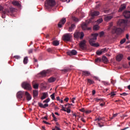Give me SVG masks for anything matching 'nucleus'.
<instances>
[{
	"label": "nucleus",
	"mask_w": 130,
	"mask_h": 130,
	"mask_svg": "<svg viewBox=\"0 0 130 130\" xmlns=\"http://www.w3.org/2000/svg\"><path fill=\"white\" fill-rule=\"evenodd\" d=\"M125 9H126V6H125V4H123L121 5L118 10L119 13L122 12V11H124V10H125Z\"/></svg>",
	"instance_id": "nucleus-19"
},
{
	"label": "nucleus",
	"mask_w": 130,
	"mask_h": 130,
	"mask_svg": "<svg viewBox=\"0 0 130 130\" xmlns=\"http://www.w3.org/2000/svg\"><path fill=\"white\" fill-rule=\"evenodd\" d=\"M102 83L105 86H108V85H109V83L106 81H103Z\"/></svg>",
	"instance_id": "nucleus-45"
},
{
	"label": "nucleus",
	"mask_w": 130,
	"mask_h": 130,
	"mask_svg": "<svg viewBox=\"0 0 130 130\" xmlns=\"http://www.w3.org/2000/svg\"><path fill=\"white\" fill-rule=\"evenodd\" d=\"M99 12L98 11H94L91 13V19H93L94 17H96V16H99Z\"/></svg>",
	"instance_id": "nucleus-22"
},
{
	"label": "nucleus",
	"mask_w": 130,
	"mask_h": 130,
	"mask_svg": "<svg viewBox=\"0 0 130 130\" xmlns=\"http://www.w3.org/2000/svg\"><path fill=\"white\" fill-rule=\"evenodd\" d=\"M38 105L39 107H41V108H43L44 109H45L46 107H48V104H45L44 105H43L41 103H38Z\"/></svg>",
	"instance_id": "nucleus-18"
},
{
	"label": "nucleus",
	"mask_w": 130,
	"mask_h": 130,
	"mask_svg": "<svg viewBox=\"0 0 130 130\" xmlns=\"http://www.w3.org/2000/svg\"><path fill=\"white\" fill-rule=\"evenodd\" d=\"M70 71V69H63L62 70V72H63L64 73H68Z\"/></svg>",
	"instance_id": "nucleus-54"
},
{
	"label": "nucleus",
	"mask_w": 130,
	"mask_h": 130,
	"mask_svg": "<svg viewBox=\"0 0 130 130\" xmlns=\"http://www.w3.org/2000/svg\"><path fill=\"white\" fill-rule=\"evenodd\" d=\"M96 9H99L100 8V4H98L96 7Z\"/></svg>",
	"instance_id": "nucleus-60"
},
{
	"label": "nucleus",
	"mask_w": 130,
	"mask_h": 130,
	"mask_svg": "<svg viewBox=\"0 0 130 130\" xmlns=\"http://www.w3.org/2000/svg\"><path fill=\"white\" fill-rule=\"evenodd\" d=\"M21 87L24 90H32V86H31V84L28 83L27 82H22L21 84Z\"/></svg>",
	"instance_id": "nucleus-6"
},
{
	"label": "nucleus",
	"mask_w": 130,
	"mask_h": 130,
	"mask_svg": "<svg viewBox=\"0 0 130 130\" xmlns=\"http://www.w3.org/2000/svg\"><path fill=\"white\" fill-rule=\"evenodd\" d=\"M98 36V34H93L92 35V38L89 40V43L91 46L94 47H98L99 44L98 43H95L96 40H97V37Z\"/></svg>",
	"instance_id": "nucleus-1"
},
{
	"label": "nucleus",
	"mask_w": 130,
	"mask_h": 130,
	"mask_svg": "<svg viewBox=\"0 0 130 130\" xmlns=\"http://www.w3.org/2000/svg\"><path fill=\"white\" fill-rule=\"evenodd\" d=\"M112 27H113V22H110L109 25L108 29L111 30V28H112Z\"/></svg>",
	"instance_id": "nucleus-36"
},
{
	"label": "nucleus",
	"mask_w": 130,
	"mask_h": 130,
	"mask_svg": "<svg viewBox=\"0 0 130 130\" xmlns=\"http://www.w3.org/2000/svg\"><path fill=\"white\" fill-rule=\"evenodd\" d=\"M24 94H25V91H18L17 93V98H18V99H22L23 96H24Z\"/></svg>",
	"instance_id": "nucleus-12"
},
{
	"label": "nucleus",
	"mask_w": 130,
	"mask_h": 130,
	"mask_svg": "<svg viewBox=\"0 0 130 130\" xmlns=\"http://www.w3.org/2000/svg\"><path fill=\"white\" fill-rule=\"evenodd\" d=\"M81 120H82V121H83V122H86V121L85 120L84 118H81Z\"/></svg>",
	"instance_id": "nucleus-63"
},
{
	"label": "nucleus",
	"mask_w": 130,
	"mask_h": 130,
	"mask_svg": "<svg viewBox=\"0 0 130 130\" xmlns=\"http://www.w3.org/2000/svg\"><path fill=\"white\" fill-rule=\"evenodd\" d=\"M84 36H85V34H84L83 32L75 31L74 34V37L76 39H79V38L82 40L84 38Z\"/></svg>",
	"instance_id": "nucleus-5"
},
{
	"label": "nucleus",
	"mask_w": 130,
	"mask_h": 130,
	"mask_svg": "<svg viewBox=\"0 0 130 130\" xmlns=\"http://www.w3.org/2000/svg\"><path fill=\"white\" fill-rule=\"evenodd\" d=\"M102 22H103V19L102 18H100L97 20V23H98V24H100V23H102Z\"/></svg>",
	"instance_id": "nucleus-43"
},
{
	"label": "nucleus",
	"mask_w": 130,
	"mask_h": 130,
	"mask_svg": "<svg viewBox=\"0 0 130 130\" xmlns=\"http://www.w3.org/2000/svg\"><path fill=\"white\" fill-rule=\"evenodd\" d=\"M55 81V78L53 77H51L48 79L49 83H53V82Z\"/></svg>",
	"instance_id": "nucleus-30"
},
{
	"label": "nucleus",
	"mask_w": 130,
	"mask_h": 130,
	"mask_svg": "<svg viewBox=\"0 0 130 130\" xmlns=\"http://www.w3.org/2000/svg\"><path fill=\"white\" fill-rule=\"evenodd\" d=\"M103 53H102V51H101V50H100V51H98L97 52H96V54L98 55H101V54H102Z\"/></svg>",
	"instance_id": "nucleus-47"
},
{
	"label": "nucleus",
	"mask_w": 130,
	"mask_h": 130,
	"mask_svg": "<svg viewBox=\"0 0 130 130\" xmlns=\"http://www.w3.org/2000/svg\"><path fill=\"white\" fill-rule=\"evenodd\" d=\"M102 60L104 63H107L108 62V59L105 56H103L102 57Z\"/></svg>",
	"instance_id": "nucleus-27"
},
{
	"label": "nucleus",
	"mask_w": 130,
	"mask_h": 130,
	"mask_svg": "<svg viewBox=\"0 0 130 130\" xmlns=\"http://www.w3.org/2000/svg\"><path fill=\"white\" fill-rule=\"evenodd\" d=\"M112 18H113V16L112 15H106L104 16V19L106 22H108V21H110Z\"/></svg>",
	"instance_id": "nucleus-14"
},
{
	"label": "nucleus",
	"mask_w": 130,
	"mask_h": 130,
	"mask_svg": "<svg viewBox=\"0 0 130 130\" xmlns=\"http://www.w3.org/2000/svg\"><path fill=\"white\" fill-rule=\"evenodd\" d=\"M25 95L26 98V100H27V101H30V100L32 99V97L31 96V95L27 91H25Z\"/></svg>",
	"instance_id": "nucleus-16"
},
{
	"label": "nucleus",
	"mask_w": 130,
	"mask_h": 130,
	"mask_svg": "<svg viewBox=\"0 0 130 130\" xmlns=\"http://www.w3.org/2000/svg\"><path fill=\"white\" fill-rule=\"evenodd\" d=\"M117 26L121 27L122 28H125L127 25V20L124 19H120L117 23Z\"/></svg>",
	"instance_id": "nucleus-4"
},
{
	"label": "nucleus",
	"mask_w": 130,
	"mask_h": 130,
	"mask_svg": "<svg viewBox=\"0 0 130 130\" xmlns=\"http://www.w3.org/2000/svg\"><path fill=\"white\" fill-rule=\"evenodd\" d=\"M101 50L102 51V52L103 53H105V52H107V51H108V48H104L103 49H102Z\"/></svg>",
	"instance_id": "nucleus-34"
},
{
	"label": "nucleus",
	"mask_w": 130,
	"mask_h": 130,
	"mask_svg": "<svg viewBox=\"0 0 130 130\" xmlns=\"http://www.w3.org/2000/svg\"><path fill=\"white\" fill-rule=\"evenodd\" d=\"M14 58H16V59H20V58H21V57H20V56L19 55H15L14 56Z\"/></svg>",
	"instance_id": "nucleus-52"
},
{
	"label": "nucleus",
	"mask_w": 130,
	"mask_h": 130,
	"mask_svg": "<svg viewBox=\"0 0 130 130\" xmlns=\"http://www.w3.org/2000/svg\"><path fill=\"white\" fill-rule=\"evenodd\" d=\"M43 123H46V124H50V123H49L48 122L46 121H43Z\"/></svg>",
	"instance_id": "nucleus-61"
},
{
	"label": "nucleus",
	"mask_w": 130,
	"mask_h": 130,
	"mask_svg": "<svg viewBox=\"0 0 130 130\" xmlns=\"http://www.w3.org/2000/svg\"><path fill=\"white\" fill-rule=\"evenodd\" d=\"M48 52H49L50 53H53L54 49L53 48H49L47 49Z\"/></svg>",
	"instance_id": "nucleus-33"
},
{
	"label": "nucleus",
	"mask_w": 130,
	"mask_h": 130,
	"mask_svg": "<svg viewBox=\"0 0 130 130\" xmlns=\"http://www.w3.org/2000/svg\"><path fill=\"white\" fill-rule=\"evenodd\" d=\"M52 130H61L59 127H57V126H55V128L52 129Z\"/></svg>",
	"instance_id": "nucleus-55"
},
{
	"label": "nucleus",
	"mask_w": 130,
	"mask_h": 130,
	"mask_svg": "<svg viewBox=\"0 0 130 130\" xmlns=\"http://www.w3.org/2000/svg\"><path fill=\"white\" fill-rule=\"evenodd\" d=\"M75 100H76V98H73L72 100V103H75Z\"/></svg>",
	"instance_id": "nucleus-59"
},
{
	"label": "nucleus",
	"mask_w": 130,
	"mask_h": 130,
	"mask_svg": "<svg viewBox=\"0 0 130 130\" xmlns=\"http://www.w3.org/2000/svg\"><path fill=\"white\" fill-rule=\"evenodd\" d=\"M104 36V31H101L100 32V37H102V36Z\"/></svg>",
	"instance_id": "nucleus-53"
},
{
	"label": "nucleus",
	"mask_w": 130,
	"mask_h": 130,
	"mask_svg": "<svg viewBox=\"0 0 130 130\" xmlns=\"http://www.w3.org/2000/svg\"><path fill=\"white\" fill-rule=\"evenodd\" d=\"M87 82L90 84V85L94 83V81L90 79H87Z\"/></svg>",
	"instance_id": "nucleus-38"
},
{
	"label": "nucleus",
	"mask_w": 130,
	"mask_h": 130,
	"mask_svg": "<svg viewBox=\"0 0 130 130\" xmlns=\"http://www.w3.org/2000/svg\"><path fill=\"white\" fill-rule=\"evenodd\" d=\"M33 52V49H30L28 50V53H32Z\"/></svg>",
	"instance_id": "nucleus-58"
},
{
	"label": "nucleus",
	"mask_w": 130,
	"mask_h": 130,
	"mask_svg": "<svg viewBox=\"0 0 130 130\" xmlns=\"http://www.w3.org/2000/svg\"><path fill=\"white\" fill-rule=\"evenodd\" d=\"M123 16L125 18V19H129L130 18V11H125L123 13Z\"/></svg>",
	"instance_id": "nucleus-11"
},
{
	"label": "nucleus",
	"mask_w": 130,
	"mask_h": 130,
	"mask_svg": "<svg viewBox=\"0 0 130 130\" xmlns=\"http://www.w3.org/2000/svg\"><path fill=\"white\" fill-rule=\"evenodd\" d=\"M9 13H10V10L8 9H5L4 11H3L2 17L5 18V16L4 15H7L8 14H9Z\"/></svg>",
	"instance_id": "nucleus-23"
},
{
	"label": "nucleus",
	"mask_w": 130,
	"mask_h": 130,
	"mask_svg": "<svg viewBox=\"0 0 130 130\" xmlns=\"http://www.w3.org/2000/svg\"><path fill=\"white\" fill-rule=\"evenodd\" d=\"M49 101H50V99L48 98L43 101V103H48V102H49Z\"/></svg>",
	"instance_id": "nucleus-44"
},
{
	"label": "nucleus",
	"mask_w": 130,
	"mask_h": 130,
	"mask_svg": "<svg viewBox=\"0 0 130 130\" xmlns=\"http://www.w3.org/2000/svg\"><path fill=\"white\" fill-rule=\"evenodd\" d=\"M66 22H67V19L65 18H62L58 23V28H61L66 24Z\"/></svg>",
	"instance_id": "nucleus-8"
},
{
	"label": "nucleus",
	"mask_w": 130,
	"mask_h": 130,
	"mask_svg": "<svg viewBox=\"0 0 130 130\" xmlns=\"http://www.w3.org/2000/svg\"><path fill=\"white\" fill-rule=\"evenodd\" d=\"M79 46L81 49H86V40H83L81 41L79 43Z\"/></svg>",
	"instance_id": "nucleus-10"
},
{
	"label": "nucleus",
	"mask_w": 130,
	"mask_h": 130,
	"mask_svg": "<svg viewBox=\"0 0 130 130\" xmlns=\"http://www.w3.org/2000/svg\"><path fill=\"white\" fill-rule=\"evenodd\" d=\"M76 28V25L74 24H71V26L69 28V32H73L74 30H75Z\"/></svg>",
	"instance_id": "nucleus-21"
},
{
	"label": "nucleus",
	"mask_w": 130,
	"mask_h": 130,
	"mask_svg": "<svg viewBox=\"0 0 130 130\" xmlns=\"http://www.w3.org/2000/svg\"><path fill=\"white\" fill-rule=\"evenodd\" d=\"M91 22V20H89L86 21L85 23H83L81 25V28L82 30H87V29H88V25H89Z\"/></svg>",
	"instance_id": "nucleus-7"
},
{
	"label": "nucleus",
	"mask_w": 130,
	"mask_h": 130,
	"mask_svg": "<svg viewBox=\"0 0 130 130\" xmlns=\"http://www.w3.org/2000/svg\"><path fill=\"white\" fill-rule=\"evenodd\" d=\"M35 82V81H34L32 82V86L34 87V89H38V88L39 87V84H34Z\"/></svg>",
	"instance_id": "nucleus-29"
},
{
	"label": "nucleus",
	"mask_w": 130,
	"mask_h": 130,
	"mask_svg": "<svg viewBox=\"0 0 130 130\" xmlns=\"http://www.w3.org/2000/svg\"><path fill=\"white\" fill-rule=\"evenodd\" d=\"M122 32V29L120 27H117L116 26H113L111 28V33L112 34H117V35H119L121 34Z\"/></svg>",
	"instance_id": "nucleus-3"
},
{
	"label": "nucleus",
	"mask_w": 130,
	"mask_h": 130,
	"mask_svg": "<svg viewBox=\"0 0 130 130\" xmlns=\"http://www.w3.org/2000/svg\"><path fill=\"white\" fill-rule=\"evenodd\" d=\"M53 45L54 46H58L59 45V41L55 40L53 41Z\"/></svg>",
	"instance_id": "nucleus-28"
},
{
	"label": "nucleus",
	"mask_w": 130,
	"mask_h": 130,
	"mask_svg": "<svg viewBox=\"0 0 130 130\" xmlns=\"http://www.w3.org/2000/svg\"><path fill=\"white\" fill-rule=\"evenodd\" d=\"M62 110H63V111H66V110L63 106H62Z\"/></svg>",
	"instance_id": "nucleus-64"
},
{
	"label": "nucleus",
	"mask_w": 130,
	"mask_h": 130,
	"mask_svg": "<svg viewBox=\"0 0 130 130\" xmlns=\"http://www.w3.org/2000/svg\"><path fill=\"white\" fill-rule=\"evenodd\" d=\"M39 91L37 90H34L32 91L33 97L34 98H36L38 96Z\"/></svg>",
	"instance_id": "nucleus-20"
},
{
	"label": "nucleus",
	"mask_w": 130,
	"mask_h": 130,
	"mask_svg": "<svg viewBox=\"0 0 130 130\" xmlns=\"http://www.w3.org/2000/svg\"><path fill=\"white\" fill-rule=\"evenodd\" d=\"M101 120H104V118L99 116L98 118L95 119V121H100Z\"/></svg>",
	"instance_id": "nucleus-32"
},
{
	"label": "nucleus",
	"mask_w": 130,
	"mask_h": 130,
	"mask_svg": "<svg viewBox=\"0 0 130 130\" xmlns=\"http://www.w3.org/2000/svg\"><path fill=\"white\" fill-rule=\"evenodd\" d=\"M122 58H123V55H122L121 54H119L117 55L116 57V59L117 61H120V60H121V59H122Z\"/></svg>",
	"instance_id": "nucleus-17"
},
{
	"label": "nucleus",
	"mask_w": 130,
	"mask_h": 130,
	"mask_svg": "<svg viewBox=\"0 0 130 130\" xmlns=\"http://www.w3.org/2000/svg\"><path fill=\"white\" fill-rule=\"evenodd\" d=\"M69 98H66V99H64V101H65L66 102H69Z\"/></svg>",
	"instance_id": "nucleus-56"
},
{
	"label": "nucleus",
	"mask_w": 130,
	"mask_h": 130,
	"mask_svg": "<svg viewBox=\"0 0 130 130\" xmlns=\"http://www.w3.org/2000/svg\"><path fill=\"white\" fill-rule=\"evenodd\" d=\"M47 95H48V93L47 92H43V95L41 98V100H44L47 97Z\"/></svg>",
	"instance_id": "nucleus-26"
},
{
	"label": "nucleus",
	"mask_w": 130,
	"mask_h": 130,
	"mask_svg": "<svg viewBox=\"0 0 130 130\" xmlns=\"http://www.w3.org/2000/svg\"><path fill=\"white\" fill-rule=\"evenodd\" d=\"M126 41V39L125 38H124L121 40L120 42V44H123V43H124V42H125Z\"/></svg>",
	"instance_id": "nucleus-41"
},
{
	"label": "nucleus",
	"mask_w": 130,
	"mask_h": 130,
	"mask_svg": "<svg viewBox=\"0 0 130 130\" xmlns=\"http://www.w3.org/2000/svg\"><path fill=\"white\" fill-rule=\"evenodd\" d=\"M120 95L121 96H127V95H128V93H126V92H123L122 93H120Z\"/></svg>",
	"instance_id": "nucleus-51"
},
{
	"label": "nucleus",
	"mask_w": 130,
	"mask_h": 130,
	"mask_svg": "<svg viewBox=\"0 0 130 130\" xmlns=\"http://www.w3.org/2000/svg\"><path fill=\"white\" fill-rule=\"evenodd\" d=\"M77 54L78 52H77L75 50H72V51L67 52V54L68 55H70V56H72V55H77Z\"/></svg>",
	"instance_id": "nucleus-13"
},
{
	"label": "nucleus",
	"mask_w": 130,
	"mask_h": 130,
	"mask_svg": "<svg viewBox=\"0 0 130 130\" xmlns=\"http://www.w3.org/2000/svg\"><path fill=\"white\" fill-rule=\"evenodd\" d=\"M102 61L101 58H97L95 59V62H101Z\"/></svg>",
	"instance_id": "nucleus-42"
},
{
	"label": "nucleus",
	"mask_w": 130,
	"mask_h": 130,
	"mask_svg": "<svg viewBox=\"0 0 130 130\" xmlns=\"http://www.w3.org/2000/svg\"><path fill=\"white\" fill-rule=\"evenodd\" d=\"M72 19H73V21H74L75 22H79V18H78L76 17H72Z\"/></svg>",
	"instance_id": "nucleus-39"
},
{
	"label": "nucleus",
	"mask_w": 130,
	"mask_h": 130,
	"mask_svg": "<svg viewBox=\"0 0 130 130\" xmlns=\"http://www.w3.org/2000/svg\"><path fill=\"white\" fill-rule=\"evenodd\" d=\"M110 95H111V97H113L114 96H115L116 94H115V92L112 91L110 93Z\"/></svg>",
	"instance_id": "nucleus-50"
},
{
	"label": "nucleus",
	"mask_w": 130,
	"mask_h": 130,
	"mask_svg": "<svg viewBox=\"0 0 130 130\" xmlns=\"http://www.w3.org/2000/svg\"><path fill=\"white\" fill-rule=\"evenodd\" d=\"M49 73V71L47 70V71H43L40 73V74L42 77H45V76H46V74H48Z\"/></svg>",
	"instance_id": "nucleus-25"
},
{
	"label": "nucleus",
	"mask_w": 130,
	"mask_h": 130,
	"mask_svg": "<svg viewBox=\"0 0 130 130\" xmlns=\"http://www.w3.org/2000/svg\"><path fill=\"white\" fill-rule=\"evenodd\" d=\"M110 11V9H106V10H104L103 11L104 13H105V14H108V13H109V11Z\"/></svg>",
	"instance_id": "nucleus-46"
},
{
	"label": "nucleus",
	"mask_w": 130,
	"mask_h": 130,
	"mask_svg": "<svg viewBox=\"0 0 130 130\" xmlns=\"http://www.w3.org/2000/svg\"><path fill=\"white\" fill-rule=\"evenodd\" d=\"M93 30L97 31V30H99V26L98 25H95L93 27Z\"/></svg>",
	"instance_id": "nucleus-35"
},
{
	"label": "nucleus",
	"mask_w": 130,
	"mask_h": 130,
	"mask_svg": "<svg viewBox=\"0 0 130 130\" xmlns=\"http://www.w3.org/2000/svg\"><path fill=\"white\" fill-rule=\"evenodd\" d=\"M91 111L90 110H87V111H85V113L87 114H89V113H91Z\"/></svg>",
	"instance_id": "nucleus-57"
},
{
	"label": "nucleus",
	"mask_w": 130,
	"mask_h": 130,
	"mask_svg": "<svg viewBox=\"0 0 130 130\" xmlns=\"http://www.w3.org/2000/svg\"><path fill=\"white\" fill-rule=\"evenodd\" d=\"M12 4L13 5V6L18 7V8H20V7H21V4H20V2H19V1H17L16 0L13 1L12 2Z\"/></svg>",
	"instance_id": "nucleus-15"
},
{
	"label": "nucleus",
	"mask_w": 130,
	"mask_h": 130,
	"mask_svg": "<svg viewBox=\"0 0 130 130\" xmlns=\"http://www.w3.org/2000/svg\"><path fill=\"white\" fill-rule=\"evenodd\" d=\"M54 6H55V1L54 0H46L45 3V8L47 10L51 9Z\"/></svg>",
	"instance_id": "nucleus-2"
},
{
	"label": "nucleus",
	"mask_w": 130,
	"mask_h": 130,
	"mask_svg": "<svg viewBox=\"0 0 130 130\" xmlns=\"http://www.w3.org/2000/svg\"><path fill=\"white\" fill-rule=\"evenodd\" d=\"M66 112H67V113H71V109H70L69 108H67V110L65 111Z\"/></svg>",
	"instance_id": "nucleus-48"
},
{
	"label": "nucleus",
	"mask_w": 130,
	"mask_h": 130,
	"mask_svg": "<svg viewBox=\"0 0 130 130\" xmlns=\"http://www.w3.org/2000/svg\"><path fill=\"white\" fill-rule=\"evenodd\" d=\"M129 37V36L128 35V34H126V39H127V40H128V38Z\"/></svg>",
	"instance_id": "nucleus-62"
},
{
	"label": "nucleus",
	"mask_w": 130,
	"mask_h": 130,
	"mask_svg": "<svg viewBox=\"0 0 130 130\" xmlns=\"http://www.w3.org/2000/svg\"><path fill=\"white\" fill-rule=\"evenodd\" d=\"M55 93H53L50 95V97L52 99V100H55Z\"/></svg>",
	"instance_id": "nucleus-37"
},
{
	"label": "nucleus",
	"mask_w": 130,
	"mask_h": 130,
	"mask_svg": "<svg viewBox=\"0 0 130 130\" xmlns=\"http://www.w3.org/2000/svg\"><path fill=\"white\" fill-rule=\"evenodd\" d=\"M3 11L4 10V7L0 6V13L1 12L2 14H3Z\"/></svg>",
	"instance_id": "nucleus-49"
},
{
	"label": "nucleus",
	"mask_w": 130,
	"mask_h": 130,
	"mask_svg": "<svg viewBox=\"0 0 130 130\" xmlns=\"http://www.w3.org/2000/svg\"><path fill=\"white\" fill-rule=\"evenodd\" d=\"M24 64H27L28 63V57H25L23 59Z\"/></svg>",
	"instance_id": "nucleus-31"
},
{
	"label": "nucleus",
	"mask_w": 130,
	"mask_h": 130,
	"mask_svg": "<svg viewBox=\"0 0 130 130\" xmlns=\"http://www.w3.org/2000/svg\"><path fill=\"white\" fill-rule=\"evenodd\" d=\"M82 75L85 77H88L91 75V73L89 71H82Z\"/></svg>",
	"instance_id": "nucleus-24"
},
{
	"label": "nucleus",
	"mask_w": 130,
	"mask_h": 130,
	"mask_svg": "<svg viewBox=\"0 0 130 130\" xmlns=\"http://www.w3.org/2000/svg\"><path fill=\"white\" fill-rule=\"evenodd\" d=\"M94 100L96 101V102H98L99 101H103V99H99L98 98H95Z\"/></svg>",
	"instance_id": "nucleus-40"
},
{
	"label": "nucleus",
	"mask_w": 130,
	"mask_h": 130,
	"mask_svg": "<svg viewBox=\"0 0 130 130\" xmlns=\"http://www.w3.org/2000/svg\"><path fill=\"white\" fill-rule=\"evenodd\" d=\"M72 37V35L70 34H66L63 35V39L64 41H71V38Z\"/></svg>",
	"instance_id": "nucleus-9"
}]
</instances>
